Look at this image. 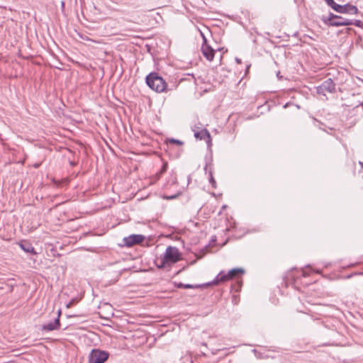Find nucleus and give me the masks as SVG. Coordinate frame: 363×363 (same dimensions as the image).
Wrapping results in <instances>:
<instances>
[{"instance_id": "1", "label": "nucleus", "mask_w": 363, "mask_h": 363, "mask_svg": "<svg viewBox=\"0 0 363 363\" xmlns=\"http://www.w3.org/2000/svg\"><path fill=\"white\" fill-rule=\"evenodd\" d=\"M145 82L147 85L152 90L157 93L166 92L168 91L167 84L157 72H150L146 76Z\"/></svg>"}, {"instance_id": "2", "label": "nucleus", "mask_w": 363, "mask_h": 363, "mask_svg": "<svg viewBox=\"0 0 363 363\" xmlns=\"http://www.w3.org/2000/svg\"><path fill=\"white\" fill-rule=\"evenodd\" d=\"M181 256V253L178 248L176 247L168 246L163 257L161 258V263L158 264L157 267L159 268H163L167 264L176 263L182 259Z\"/></svg>"}, {"instance_id": "3", "label": "nucleus", "mask_w": 363, "mask_h": 363, "mask_svg": "<svg viewBox=\"0 0 363 363\" xmlns=\"http://www.w3.org/2000/svg\"><path fill=\"white\" fill-rule=\"evenodd\" d=\"M245 273V270L242 268H235L227 273L223 271H221L216 277L215 280L211 283L213 284H218L220 282H225L227 281L231 280L234 278H237Z\"/></svg>"}, {"instance_id": "4", "label": "nucleus", "mask_w": 363, "mask_h": 363, "mask_svg": "<svg viewBox=\"0 0 363 363\" xmlns=\"http://www.w3.org/2000/svg\"><path fill=\"white\" fill-rule=\"evenodd\" d=\"M322 20L325 24L330 26H350L352 23V21L335 15L332 13H330L328 17L323 16Z\"/></svg>"}, {"instance_id": "5", "label": "nucleus", "mask_w": 363, "mask_h": 363, "mask_svg": "<svg viewBox=\"0 0 363 363\" xmlns=\"http://www.w3.org/2000/svg\"><path fill=\"white\" fill-rule=\"evenodd\" d=\"M109 357L108 352L99 349H94L89 355V363H104Z\"/></svg>"}, {"instance_id": "6", "label": "nucleus", "mask_w": 363, "mask_h": 363, "mask_svg": "<svg viewBox=\"0 0 363 363\" xmlns=\"http://www.w3.org/2000/svg\"><path fill=\"white\" fill-rule=\"evenodd\" d=\"M145 239V237L143 235L132 234L123 239V245L126 247H133L135 245H139L142 243Z\"/></svg>"}, {"instance_id": "7", "label": "nucleus", "mask_w": 363, "mask_h": 363, "mask_svg": "<svg viewBox=\"0 0 363 363\" xmlns=\"http://www.w3.org/2000/svg\"><path fill=\"white\" fill-rule=\"evenodd\" d=\"M201 34L203 40L201 46V52L208 61H212L214 57L215 50L207 43L205 35L202 33Z\"/></svg>"}, {"instance_id": "8", "label": "nucleus", "mask_w": 363, "mask_h": 363, "mask_svg": "<svg viewBox=\"0 0 363 363\" xmlns=\"http://www.w3.org/2000/svg\"><path fill=\"white\" fill-rule=\"evenodd\" d=\"M196 138L205 140L208 146L211 145V137L208 130L206 128L194 133Z\"/></svg>"}, {"instance_id": "9", "label": "nucleus", "mask_w": 363, "mask_h": 363, "mask_svg": "<svg viewBox=\"0 0 363 363\" xmlns=\"http://www.w3.org/2000/svg\"><path fill=\"white\" fill-rule=\"evenodd\" d=\"M358 9L357 6L350 4H347L344 6L341 5V9H339L337 12L340 13H350L357 14L358 13Z\"/></svg>"}, {"instance_id": "10", "label": "nucleus", "mask_w": 363, "mask_h": 363, "mask_svg": "<svg viewBox=\"0 0 363 363\" xmlns=\"http://www.w3.org/2000/svg\"><path fill=\"white\" fill-rule=\"evenodd\" d=\"M60 320L55 318L54 322H50L42 325V330L52 331L60 328Z\"/></svg>"}, {"instance_id": "11", "label": "nucleus", "mask_w": 363, "mask_h": 363, "mask_svg": "<svg viewBox=\"0 0 363 363\" xmlns=\"http://www.w3.org/2000/svg\"><path fill=\"white\" fill-rule=\"evenodd\" d=\"M323 88L327 90V92L333 93L335 91V84L331 79H328L323 83Z\"/></svg>"}, {"instance_id": "12", "label": "nucleus", "mask_w": 363, "mask_h": 363, "mask_svg": "<svg viewBox=\"0 0 363 363\" xmlns=\"http://www.w3.org/2000/svg\"><path fill=\"white\" fill-rule=\"evenodd\" d=\"M19 246L23 251H25L26 252H29L33 255L36 254V252H35L34 247L30 243H20Z\"/></svg>"}, {"instance_id": "13", "label": "nucleus", "mask_w": 363, "mask_h": 363, "mask_svg": "<svg viewBox=\"0 0 363 363\" xmlns=\"http://www.w3.org/2000/svg\"><path fill=\"white\" fill-rule=\"evenodd\" d=\"M167 162H163V164L160 170L155 173V174L152 177L155 182L159 180L161 176L167 171Z\"/></svg>"}, {"instance_id": "14", "label": "nucleus", "mask_w": 363, "mask_h": 363, "mask_svg": "<svg viewBox=\"0 0 363 363\" xmlns=\"http://www.w3.org/2000/svg\"><path fill=\"white\" fill-rule=\"evenodd\" d=\"M211 282L206 283V284H195V285L189 284H184V289L205 288V287H207V286H211Z\"/></svg>"}, {"instance_id": "15", "label": "nucleus", "mask_w": 363, "mask_h": 363, "mask_svg": "<svg viewBox=\"0 0 363 363\" xmlns=\"http://www.w3.org/2000/svg\"><path fill=\"white\" fill-rule=\"evenodd\" d=\"M325 1L336 12L339 9H341V5L336 4L334 0H325Z\"/></svg>"}, {"instance_id": "16", "label": "nucleus", "mask_w": 363, "mask_h": 363, "mask_svg": "<svg viewBox=\"0 0 363 363\" xmlns=\"http://www.w3.org/2000/svg\"><path fill=\"white\" fill-rule=\"evenodd\" d=\"M317 92L319 94H325V92H327V90L323 88V84H321L320 86L317 87Z\"/></svg>"}, {"instance_id": "17", "label": "nucleus", "mask_w": 363, "mask_h": 363, "mask_svg": "<svg viewBox=\"0 0 363 363\" xmlns=\"http://www.w3.org/2000/svg\"><path fill=\"white\" fill-rule=\"evenodd\" d=\"M209 174H210L209 182L211 184L212 187L216 188V182L215 181V179L213 178L212 172H211Z\"/></svg>"}, {"instance_id": "18", "label": "nucleus", "mask_w": 363, "mask_h": 363, "mask_svg": "<svg viewBox=\"0 0 363 363\" xmlns=\"http://www.w3.org/2000/svg\"><path fill=\"white\" fill-rule=\"evenodd\" d=\"M168 141L170 143L176 144V145H182L184 143L182 141L177 140V139H174V138L169 139Z\"/></svg>"}, {"instance_id": "19", "label": "nucleus", "mask_w": 363, "mask_h": 363, "mask_svg": "<svg viewBox=\"0 0 363 363\" xmlns=\"http://www.w3.org/2000/svg\"><path fill=\"white\" fill-rule=\"evenodd\" d=\"M352 25H354L357 27H360V28H363V22H362L359 20H355L354 22L352 21Z\"/></svg>"}, {"instance_id": "20", "label": "nucleus", "mask_w": 363, "mask_h": 363, "mask_svg": "<svg viewBox=\"0 0 363 363\" xmlns=\"http://www.w3.org/2000/svg\"><path fill=\"white\" fill-rule=\"evenodd\" d=\"M175 286L179 289H184V284L183 283H176Z\"/></svg>"}, {"instance_id": "21", "label": "nucleus", "mask_w": 363, "mask_h": 363, "mask_svg": "<svg viewBox=\"0 0 363 363\" xmlns=\"http://www.w3.org/2000/svg\"><path fill=\"white\" fill-rule=\"evenodd\" d=\"M61 313H62L61 310H60H60H58V311H57V318H58V319L60 320V315H61Z\"/></svg>"}, {"instance_id": "22", "label": "nucleus", "mask_w": 363, "mask_h": 363, "mask_svg": "<svg viewBox=\"0 0 363 363\" xmlns=\"http://www.w3.org/2000/svg\"><path fill=\"white\" fill-rule=\"evenodd\" d=\"M236 61H237L238 63H241V60L240 59L236 58Z\"/></svg>"}, {"instance_id": "23", "label": "nucleus", "mask_w": 363, "mask_h": 363, "mask_svg": "<svg viewBox=\"0 0 363 363\" xmlns=\"http://www.w3.org/2000/svg\"><path fill=\"white\" fill-rule=\"evenodd\" d=\"M72 304V302H70L69 303L67 304V308H69Z\"/></svg>"}, {"instance_id": "24", "label": "nucleus", "mask_w": 363, "mask_h": 363, "mask_svg": "<svg viewBox=\"0 0 363 363\" xmlns=\"http://www.w3.org/2000/svg\"><path fill=\"white\" fill-rule=\"evenodd\" d=\"M34 167H35V168H38V167H39V164H34Z\"/></svg>"}, {"instance_id": "25", "label": "nucleus", "mask_w": 363, "mask_h": 363, "mask_svg": "<svg viewBox=\"0 0 363 363\" xmlns=\"http://www.w3.org/2000/svg\"><path fill=\"white\" fill-rule=\"evenodd\" d=\"M359 164H361L362 167H363V163L362 162H359Z\"/></svg>"}, {"instance_id": "26", "label": "nucleus", "mask_w": 363, "mask_h": 363, "mask_svg": "<svg viewBox=\"0 0 363 363\" xmlns=\"http://www.w3.org/2000/svg\"><path fill=\"white\" fill-rule=\"evenodd\" d=\"M175 197H176V196H171L170 198H171V199H174V198H175Z\"/></svg>"}, {"instance_id": "27", "label": "nucleus", "mask_w": 363, "mask_h": 363, "mask_svg": "<svg viewBox=\"0 0 363 363\" xmlns=\"http://www.w3.org/2000/svg\"><path fill=\"white\" fill-rule=\"evenodd\" d=\"M250 66V65H248V66H247V70H248V69H249Z\"/></svg>"}]
</instances>
